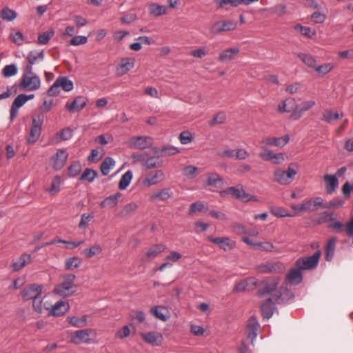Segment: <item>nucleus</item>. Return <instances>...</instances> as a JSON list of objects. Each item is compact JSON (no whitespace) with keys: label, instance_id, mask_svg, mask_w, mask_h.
<instances>
[{"label":"nucleus","instance_id":"f257e3e1","mask_svg":"<svg viewBox=\"0 0 353 353\" xmlns=\"http://www.w3.org/2000/svg\"><path fill=\"white\" fill-rule=\"evenodd\" d=\"M299 167L295 163L288 165L287 170L278 169L274 172V180L281 185H289L298 173Z\"/></svg>","mask_w":353,"mask_h":353},{"label":"nucleus","instance_id":"f03ea898","mask_svg":"<svg viewBox=\"0 0 353 353\" xmlns=\"http://www.w3.org/2000/svg\"><path fill=\"white\" fill-rule=\"evenodd\" d=\"M321 256V250L316 251L312 256L301 257L295 261V266L301 270H310L316 268Z\"/></svg>","mask_w":353,"mask_h":353},{"label":"nucleus","instance_id":"7ed1b4c3","mask_svg":"<svg viewBox=\"0 0 353 353\" xmlns=\"http://www.w3.org/2000/svg\"><path fill=\"white\" fill-rule=\"evenodd\" d=\"M281 300V293H274L261 306V312L264 319H269L273 314L275 303H279Z\"/></svg>","mask_w":353,"mask_h":353},{"label":"nucleus","instance_id":"20e7f679","mask_svg":"<svg viewBox=\"0 0 353 353\" xmlns=\"http://www.w3.org/2000/svg\"><path fill=\"white\" fill-rule=\"evenodd\" d=\"M220 194L221 196L224 197L228 195H230L232 197L239 199L242 201H256V199L252 196H250L249 194L246 193L242 186L238 185L236 187H230L226 190H222L220 192Z\"/></svg>","mask_w":353,"mask_h":353},{"label":"nucleus","instance_id":"39448f33","mask_svg":"<svg viewBox=\"0 0 353 353\" xmlns=\"http://www.w3.org/2000/svg\"><path fill=\"white\" fill-rule=\"evenodd\" d=\"M97 336L93 329H84L74 332L71 336L70 341L74 344L90 343L92 339Z\"/></svg>","mask_w":353,"mask_h":353},{"label":"nucleus","instance_id":"423d86ee","mask_svg":"<svg viewBox=\"0 0 353 353\" xmlns=\"http://www.w3.org/2000/svg\"><path fill=\"white\" fill-rule=\"evenodd\" d=\"M43 123V115L38 114L32 118L30 132L27 139L28 143H34L39 138L41 133V127Z\"/></svg>","mask_w":353,"mask_h":353},{"label":"nucleus","instance_id":"0eeeda50","mask_svg":"<svg viewBox=\"0 0 353 353\" xmlns=\"http://www.w3.org/2000/svg\"><path fill=\"white\" fill-rule=\"evenodd\" d=\"M41 81L38 76L23 74L19 88L21 90L33 91L39 88Z\"/></svg>","mask_w":353,"mask_h":353},{"label":"nucleus","instance_id":"6e6552de","mask_svg":"<svg viewBox=\"0 0 353 353\" xmlns=\"http://www.w3.org/2000/svg\"><path fill=\"white\" fill-rule=\"evenodd\" d=\"M42 290V285L34 283L25 287L21 291V294L24 301L34 300L41 295Z\"/></svg>","mask_w":353,"mask_h":353},{"label":"nucleus","instance_id":"1a4fd4ad","mask_svg":"<svg viewBox=\"0 0 353 353\" xmlns=\"http://www.w3.org/2000/svg\"><path fill=\"white\" fill-rule=\"evenodd\" d=\"M152 145V139L150 137L139 136L132 137L129 139V147L143 150Z\"/></svg>","mask_w":353,"mask_h":353},{"label":"nucleus","instance_id":"9d476101","mask_svg":"<svg viewBox=\"0 0 353 353\" xmlns=\"http://www.w3.org/2000/svg\"><path fill=\"white\" fill-rule=\"evenodd\" d=\"M166 246L163 244L153 245L146 250L141 260L143 262H150L154 260L159 254L163 252Z\"/></svg>","mask_w":353,"mask_h":353},{"label":"nucleus","instance_id":"9b49d317","mask_svg":"<svg viewBox=\"0 0 353 353\" xmlns=\"http://www.w3.org/2000/svg\"><path fill=\"white\" fill-rule=\"evenodd\" d=\"M173 195V192L169 188L159 190L150 195V201L157 202L159 201H167Z\"/></svg>","mask_w":353,"mask_h":353},{"label":"nucleus","instance_id":"f8f14e48","mask_svg":"<svg viewBox=\"0 0 353 353\" xmlns=\"http://www.w3.org/2000/svg\"><path fill=\"white\" fill-rule=\"evenodd\" d=\"M134 59L133 58H123L116 68V74L119 77L125 74L134 68Z\"/></svg>","mask_w":353,"mask_h":353},{"label":"nucleus","instance_id":"ddd939ff","mask_svg":"<svg viewBox=\"0 0 353 353\" xmlns=\"http://www.w3.org/2000/svg\"><path fill=\"white\" fill-rule=\"evenodd\" d=\"M257 285V280L254 277L243 279L234 286V291L245 292L253 290Z\"/></svg>","mask_w":353,"mask_h":353},{"label":"nucleus","instance_id":"4468645a","mask_svg":"<svg viewBox=\"0 0 353 353\" xmlns=\"http://www.w3.org/2000/svg\"><path fill=\"white\" fill-rule=\"evenodd\" d=\"M304 212H313L319 208H323V199L316 196L302 203Z\"/></svg>","mask_w":353,"mask_h":353},{"label":"nucleus","instance_id":"2eb2a0df","mask_svg":"<svg viewBox=\"0 0 353 353\" xmlns=\"http://www.w3.org/2000/svg\"><path fill=\"white\" fill-rule=\"evenodd\" d=\"M236 28V22L232 21H223L215 23L211 28V32L216 34L221 32L233 30Z\"/></svg>","mask_w":353,"mask_h":353},{"label":"nucleus","instance_id":"dca6fc26","mask_svg":"<svg viewBox=\"0 0 353 353\" xmlns=\"http://www.w3.org/2000/svg\"><path fill=\"white\" fill-rule=\"evenodd\" d=\"M61 89L66 91V77H59L55 82L48 90L47 93L49 96L54 97L57 95Z\"/></svg>","mask_w":353,"mask_h":353},{"label":"nucleus","instance_id":"f3484780","mask_svg":"<svg viewBox=\"0 0 353 353\" xmlns=\"http://www.w3.org/2000/svg\"><path fill=\"white\" fill-rule=\"evenodd\" d=\"M301 271V269L296 267L292 269L286 275L285 281L287 283L292 285H297L301 283L303 280Z\"/></svg>","mask_w":353,"mask_h":353},{"label":"nucleus","instance_id":"a211bd4d","mask_svg":"<svg viewBox=\"0 0 353 353\" xmlns=\"http://www.w3.org/2000/svg\"><path fill=\"white\" fill-rule=\"evenodd\" d=\"M208 240L219 246L220 248L225 251L230 250L235 246V243L231 241L228 237L215 238L209 236Z\"/></svg>","mask_w":353,"mask_h":353},{"label":"nucleus","instance_id":"6ab92c4d","mask_svg":"<svg viewBox=\"0 0 353 353\" xmlns=\"http://www.w3.org/2000/svg\"><path fill=\"white\" fill-rule=\"evenodd\" d=\"M65 301H60L55 303L50 307L44 305V307L46 310L48 311V315L54 316H62L66 312V308L65 307Z\"/></svg>","mask_w":353,"mask_h":353},{"label":"nucleus","instance_id":"aec40b11","mask_svg":"<svg viewBox=\"0 0 353 353\" xmlns=\"http://www.w3.org/2000/svg\"><path fill=\"white\" fill-rule=\"evenodd\" d=\"M141 336L145 342L152 345H160L163 341L162 335L157 332L141 333Z\"/></svg>","mask_w":353,"mask_h":353},{"label":"nucleus","instance_id":"412c9836","mask_svg":"<svg viewBox=\"0 0 353 353\" xmlns=\"http://www.w3.org/2000/svg\"><path fill=\"white\" fill-rule=\"evenodd\" d=\"M164 179V173L162 170H158L154 172H150L147 177L143 180V183L146 187L157 184L159 181Z\"/></svg>","mask_w":353,"mask_h":353},{"label":"nucleus","instance_id":"4be33fe9","mask_svg":"<svg viewBox=\"0 0 353 353\" xmlns=\"http://www.w3.org/2000/svg\"><path fill=\"white\" fill-rule=\"evenodd\" d=\"M278 281L276 279L270 281H264L261 284V288L258 291L259 296L262 297L265 295L271 294L276 290Z\"/></svg>","mask_w":353,"mask_h":353},{"label":"nucleus","instance_id":"5701e85b","mask_svg":"<svg viewBox=\"0 0 353 353\" xmlns=\"http://www.w3.org/2000/svg\"><path fill=\"white\" fill-rule=\"evenodd\" d=\"M290 140L288 135H284L281 137H267L262 141V144L265 145H274L276 147H283Z\"/></svg>","mask_w":353,"mask_h":353},{"label":"nucleus","instance_id":"b1692460","mask_svg":"<svg viewBox=\"0 0 353 353\" xmlns=\"http://www.w3.org/2000/svg\"><path fill=\"white\" fill-rule=\"evenodd\" d=\"M52 161L53 168L57 170H61L66 161V152L65 150H58L56 154L52 157Z\"/></svg>","mask_w":353,"mask_h":353},{"label":"nucleus","instance_id":"393cba45","mask_svg":"<svg viewBox=\"0 0 353 353\" xmlns=\"http://www.w3.org/2000/svg\"><path fill=\"white\" fill-rule=\"evenodd\" d=\"M26 102V99L23 97L22 94L18 95L12 103L10 108V121H12L17 117L18 109L21 108Z\"/></svg>","mask_w":353,"mask_h":353},{"label":"nucleus","instance_id":"a878e982","mask_svg":"<svg viewBox=\"0 0 353 353\" xmlns=\"http://www.w3.org/2000/svg\"><path fill=\"white\" fill-rule=\"evenodd\" d=\"M297 108L296 101L294 98H288L278 105V110L280 112H291Z\"/></svg>","mask_w":353,"mask_h":353},{"label":"nucleus","instance_id":"bb28decb","mask_svg":"<svg viewBox=\"0 0 353 353\" xmlns=\"http://www.w3.org/2000/svg\"><path fill=\"white\" fill-rule=\"evenodd\" d=\"M87 101V99L83 96L77 97L70 105H68V110L73 112H79L85 106Z\"/></svg>","mask_w":353,"mask_h":353},{"label":"nucleus","instance_id":"cd10ccee","mask_svg":"<svg viewBox=\"0 0 353 353\" xmlns=\"http://www.w3.org/2000/svg\"><path fill=\"white\" fill-rule=\"evenodd\" d=\"M239 49L238 48H232L224 50L221 52L219 57V61L223 63L230 61L235 58V56L239 53Z\"/></svg>","mask_w":353,"mask_h":353},{"label":"nucleus","instance_id":"c85d7f7f","mask_svg":"<svg viewBox=\"0 0 353 353\" xmlns=\"http://www.w3.org/2000/svg\"><path fill=\"white\" fill-rule=\"evenodd\" d=\"M121 196V193L117 192L114 194L106 197L103 201L100 203L101 208H112L118 203L119 199Z\"/></svg>","mask_w":353,"mask_h":353},{"label":"nucleus","instance_id":"c756f323","mask_svg":"<svg viewBox=\"0 0 353 353\" xmlns=\"http://www.w3.org/2000/svg\"><path fill=\"white\" fill-rule=\"evenodd\" d=\"M326 183V192L327 194L334 192L338 187L339 182L335 175L326 174L323 177Z\"/></svg>","mask_w":353,"mask_h":353},{"label":"nucleus","instance_id":"7c9ffc66","mask_svg":"<svg viewBox=\"0 0 353 353\" xmlns=\"http://www.w3.org/2000/svg\"><path fill=\"white\" fill-rule=\"evenodd\" d=\"M336 241L337 238L333 236L327 242L325 254V259L327 261H330L334 257Z\"/></svg>","mask_w":353,"mask_h":353},{"label":"nucleus","instance_id":"2f4dec72","mask_svg":"<svg viewBox=\"0 0 353 353\" xmlns=\"http://www.w3.org/2000/svg\"><path fill=\"white\" fill-rule=\"evenodd\" d=\"M88 315H83L81 317L72 316L68 319V323L75 327L82 328L88 324Z\"/></svg>","mask_w":353,"mask_h":353},{"label":"nucleus","instance_id":"473e14b6","mask_svg":"<svg viewBox=\"0 0 353 353\" xmlns=\"http://www.w3.org/2000/svg\"><path fill=\"white\" fill-rule=\"evenodd\" d=\"M32 261V258L29 254H22L18 260L13 263L12 268L14 271H19L21 270L26 265L29 264Z\"/></svg>","mask_w":353,"mask_h":353},{"label":"nucleus","instance_id":"72a5a7b5","mask_svg":"<svg viewBox=\"0 0 353 353\" xmlns=\"http://www.w3.org/2000/svg\"><path fill=\"white\" fill-rule=\"evenodd\" d=\"M150 14L160 17L167 14V8L158 3H152L149 6Z\"/></svg>","mask_w":353,"mask_h":353},{"label":"nucleus","instance_id":"f704fd0d","mask_svg":"<svg viewBox=\"0 0 353 353\" xmlns=\"http://www.w3.org/2000/svg\"><path fill=\"white\" fill-rule=\"evenodd\" d=\"M154 152L161 156H172L179 152V149L172 145H165L161 149L154 148Z\"/></svg>","mask_w":353,"mask_h":353},{"label":"nucleus","instance_id":"c9c22d12","mask_svg":"<svg viewBox=\"0 0 353 353\" xmlns=\"http://www.w3.org/2000/svg\"><path fill=\"white\" fill-rule=\"evenodd\" d=\"M115 165V161L112 157H106L101 164V172L103 176L109 174L111 168Z\"/></svg>","mask_w":353,"mask_h":353},{"label":"nucleus","instance_id":"e433bc0d","mask_svg":"<svg viewBox=\"0 0 353 353\" xmlns=\"http://www.w3.org/2000/svg\"><path fill=\"white\" fill-rule=\"evenodd\" d=\"M207 183L208 185L219 188L223 185V179L218 174L212 172L208 174Z\"/></svg>","mask_w":353,"mask_h":353},{"label":"nucleus","instance_id":"4c0bfd02","mask_svg":"<svg viewBox=\"0 0 353 353\" xmlns=\"http://www.w3.org/2000/svg\"><path fill=\"white\" fill-rule=\"evenodd\" d=\"M298 57L305 64L307 67L314 70L316 65V61L314 57L310 54L305 53H299Z\"/></svg>","mask_w":353,"mask_h":353},{"label":"nucleus","instance_id":"58836bf2","mask_svg":"<svg viewBox=\"0 0 353 353\" xmlns=\"http://www.w3.org/2000/svg\"><path fill=\"white\" fill-rule=\"evenodd\" d=\"M132 179V172L131 170H128L125 174L121 176L119 183V188L120 190H125L130 183Z\"/></svg>","mask_w":353,"mask_h":353},{"label":"nucleus","instance_id":"ea45409f","mask_svg":"<svg viewBox=\"0 0 353 353\" xmlns=\"http://www.w3.org/2000/svg\"><path fill=\"white\" fill-rule=\"evenodd\" d=\"M54 32L53 30H48L39 34L37 38V43L39 45L47 44L50 39L54 36Z\"/></svg>","mask_w":353,"mask_h":353},{"label":"nucleus","instance_id":"a19ab883","mask_svg":"<svg viewBox=\"0 0 353 353\" xmlns=\"http://www.w3.org/2000/svg\"><path fill=\"white\" fill-rule=\"evenodd\" d=\"M294 29L299 32L302 35L308 38H312L316 35V31L310 27L303 26L300 24H297L294 26Z\"/></svg>","mask_w":353,"mask_h":353},{"label":"nucleus","instance_id":"79ce46f5","mask_svg":"<svg viewBox=\"0 0 353 353\" xmlns=\"http://www.w3.org/2000/svg\"><path fill=\"white\" fill-rule=\"evenodd\" d=\"M259 327V324L257 319L254 316H252L248 322V328L250 330V334H252L254 337H256Z\"/></svg>","mask_w":353,"mask_h":353},{"label":"nucleus","instance_id":"37998d69","mask_svg":"<svg viewBox=\"0 0 353 353\" xmlns=\"http://www.w3.org/2000/svg\"><path fill=\"white\" fill-rule=\"evenodd\" d=\"M97 176V172L96 171L90 168H86L81 175L80 180L86 181L90 183L94 180Z\"/></svg>","mask_w":353,"mask_h":353},{"label":"nucleus","instance_id":"c03bdc74","mask_svg":"<svg viewBox=\"0 0 353 353\" xmlns=\"http://www.w3.org/2000/svg\"><path fill=\"white\" fill-rule=\"evenodd\" d=\"M0 17L3 20L10 21L17 17V13L14 11L6 7L1 10Z\"/></svg>","mask_w":353,"mask_h":353},{"label":"nucleus","instance_id":"a18cd8bd","mask_svg":"<svg viewBox=\"0 0 353 353\" xmlns=\"http://www.w3.org/2000/svg\"><path fill=\"white\" fill-rule=\"evenodd\" d=\"M343 113H341V114H339L337 112L333 113L330 110H326L323 114L322 120L325 122L330 123L333 120L336 121V120L339 119L340 118L343 117Z\"/></svg>","mask_w":353,"mask_h":353},{"label":"nucleus","instance_id":"49530a36","mask_svg":"<svg viewBox=\"0 0 353 353\" xmlns=\"http://www.w3.org/2000/svg\"><path fill=\"white\" fill-rule=\"evenodd\" d=\"M76 276L74 274L68 273V296L74 294L77 290V285L72 283Z\"/></svg>","mask_w":353,"mask_h":353},{"label":"nucleus","instance_id":"de8ad7c7","mask_svg":"<svg viewBox=\"0 0 353 353\" xmlns=\"http://www.w3.org/2000/svg\"><path fill=\"white\" fill-rule=\"evenodd\" d=\"M18 69L16 65L10 64L6 65L2 70V75L5 78H8L14 76L17 74Z\"/></svg>","mask_w":353,"mask_h":353},{"label":"nucleus","instance_id":"09e8293b","mask_svg":"<svg viewBox=\"0 0 353 353\" xmlns=\"http://www.w3.org/2000/svg\"><path fill=\"white\" fill-rule=\"evenodd\" d=\"M226 120V114L224 112H219L214 115V118L209 121L210 126H214L216 124L223 123Z\"/></svg>","mask_w":353,"mask_h":353},{"label":"nucleus","instance_id":"8fccbe9b","mask_svg":"<svg viewBox=\"0 0 353 353\" xmlns=\"http://www.w3.org/2000/svg\"><path fill=\"white\" fill-rule=\"evenodd\" d=\"M333 68V64L328 63H324L321 65H316L314 68V71L316 72L320 75H325L330 72Z\"/></svg>","mask_w":353,"mask_h":353},{"label":"nucleus","instance_id":"3c124183","mask_svg":"<svg viewBox=\"0 0 353 353\" xmlns=\"http://www.w3.org/2000/svg\"><path fill=\"white\" fill-rule=\"evenodd\" d=\"M81 171V165L79 162L74 161L68 168V174L70 176H76Z\"/></svg>","mask_w":353,"mask_h":353},{"label":"nucleus","instance_id":"603ef678","mask_svg":"<svg viewBox=\"0 0 353 353\" xmlns=\"http://www.w3.org/2000/svg\"><path fill=\"white\" fill-rule=\"evenodd\" d=\"M61 184V179L59 176L53 178L50 187L46 190L51 194H54L59 191V186Z\"/></svg>","mask_w":353,"mask_h":353},{"label":"nucleus","instance_id":"864d4df0","mask_svg":"<svg viewBox=\"0 0 353 353\" xmlns=\"http://www.w3.org/2000/svg\"><path fill=\"white\" fill-rule=\"evenodd\" d=\"M44 57L43 50L40 51L38 53H35L32 51L30 52L28 54V61L30 64H34L38 59L42 60Z\"/></svg>","mask_w":353,"mask_h":353},{"label":"nucleus","instance_id":"5fc2aeb1","mask_svg":"<svg viewBox=\"0 0 353 353\" xmlns=\"http://www.w3.org/2000/svg\"><path fill=\"white\" fill-rule=\"evenodd\" d=\"M102 251V249L99 245H94L90 248L85 249L83 250L84 254L87 257H92L96 254H99Z\"/></svg>","mask_w":353,"mask_h":353},{"label":"nucleus","instance_id":"6e6d98bb","mask_svg":"<svg viewBox=\"0 0 353 353\" xmlns=\"http://www.w3.org/2000/svg\"><path fill=\"white\" fill-rule=\"evenodd\" d=\"M165 308L163 306H155L151 308L150 312L156 318L165 321H166L167 318L161 312V310Z\"/></svg>","mask_w":353,"mask_h":353},{"label":"nucleus","instance_id":"4d7b16f0","mask_svg":"<svg viewBox=\"0 0 353 353\" xmlns=\"http://www.w3.org/2000/svg\"><path fill=\"white\" fill-rule=\"evenodd\" d=\"M138 206L134 203H130L125 205L123 208L121 210L120 214L122 216H125L129 215L132 212L135 211L137 209Z\"/></svg>","mask_w":353,"mask_h":353},{"label":"nucleus","instance_id":"13d9d810","mask_svg":"<svg viewBox=\"0 0 353 353\" xmlns=\"http://www.w3.org/2000/svg\"><path fill=\"white\" fill-rule=\"evenodd\" d=\"M194 137L189 131H183L179 134V140L181 144L185 145L190 143Z\"/></svg>","mask_w":353,"mask_h":353},{"label":"nucleus","instance_id":"bf43d9fd","mask_svg":"<svg viewBox=\"0 0 353 353\" xmlns=\"http://www.w3.org/2000/svg\"><path fill=\"white\" fill-rule=\"evenodd\" d=\"M272 213L277 217H292L294 214H290L285 209L281 208H275L272 209Z\"/></svg>","mask_w":353,"mask_h":353},{"label":"nucleus","instance_id":"052dcab7","mask_svg":"<svg viewBox=\"0 0 353 353\" xmlns=\"http://www.w3.org/2000/svg\"><path fill=\"white\" fill-rule=\"evenodd\" d=\"M144 166L147 170L159 168L162 166V161H157L154 157H151L145 161Z\"/></svg>","mask_w":353,"mask_h":353},{"label":"nucleus","instance_id":"680f3d73","mask_svg":"<svg viewBox=\"0 0 353 353\" xmlns=\"http://www.w3.org/2000/svg\"><path fill=\"white\" fill-rule=\"evenodd\" d=\"M93 217L94 216L92 214H83L79 223V228L84 229L87 228L88 223L93 219Z\"/></svg>","mask_w":353,"mask_h":353},{"label":"nucleus","instance_id":"e2e57ef3","mask_svg":"<svg viewBox=\"0 0 353 353\" xmlns=\"http://www.w3.org/2000/svg\"><path fill=\"white\" fill-rule=\"evenodd\" d=\"M216 2L219 8H223L228 4H230L233 7H237L242 3V0H216Z\"/></svg>","mask_w":353,"mask_h":353},{"label":"nucleus","instance_id":"0e129e2a","mask_svg":"<svg viewBox=\"0 0 353 353\" xmlns=\"http://www.w3.org/2000/svg\"><path fill=\"white\" fill-rule=\"evenodd\" d=\"M344 204V202L342 200L339 199H333L329 202L324 203L323 202V209L327 208H339Z\"/></svg>","mask_w":353,"mask_h":353},{"label":"nucleus","instance_id":"69168bd1","mask_svg":"<svg viewBox=\"0 0 353 353\" xmlns=\"http://www.w3.org/2000/svg\"><path fill=\"white\" fill-rule=\"evenodd\" d=\"M255 248L259 250L271 252L274 246L273 244L270 242H259L256 243Z\"/></svg>","mask_w":353,"mask_h":353},{"label":"nucleus","instance_id":"338daca9","mask_svg":"<svg viewBox=\"0 0 353 353\" xmlns=\"http://www.w3.org/2000/svg\"><path fill=\"white\" fill-rule=\"evenodd\" d=\"M197 172V168L193 165H188L185 167L183 170V174L184 176L193 179L196 176Z\"/></svg>","mask_w":353,"mask_h":353},{"label":"nucleus","instance_id":"774afa93","mask_svg":"<svg viewBox=\"0 0 353 353\" xmlns=\"http://www.w3.org/2000/svg\"><path fill=\"white\" fill-rule=\"evenodd\" d=\"M325 19V14L319 12H314L311 15V19L315 23H323Z\"/></svg>","mask_w":353,"mask_h":353}]
</instances>
